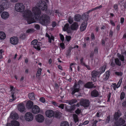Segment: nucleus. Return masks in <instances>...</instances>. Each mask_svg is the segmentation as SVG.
<instances>
[{
    "label": "nucleus",
    "instance_id": "obj_1",
    "mask_svg": "<svg viewBox=\"0 0 126 126\" xmlns=\"http://www.w3.org/2000/svg\"><path fill=\"white\" fill-rule=\"evenodd\" d=\"M48 0H40V9L41 8L43 11H46V13L48 14H50V11L47 10V3H48ZM41 12L40 10V15ZM50 18L49 16L45 14L42 15L41 17L40 16V23L45 25L48 24L50 22Z\"/></svg>",
    "mask_w": 126,
    "mask_h": 126
},
{
    "label": "nucleus",
    "instance_id": "obj_2",
    "mask_svg": "<svg viewBox=\"0 0 126 126\" xmlns=\"http://www.w3.org/2000/svg\"><path fill=\"white\" fill-rule=\"evenodd\" d=\"M23 16L24 18L27 21V22L29 24H31L36 21L35 18L33 15V14L31 11L29 10H25Z\"/></svg>",
    "mask_w": 126,
    "mask_h": 126
},
{
    "label": "nucleus",
    "instance_id": "obj_3",
    "mask_svg": "<svg viewBox=\"0 0 126 126\" xmlns=\"http://www.w3.org/2000/svg\"><path fill=\"white\" fill-rule=\"evenodd\" d=\"M39 6L33 7L32 9V11L34 14L35 19L36 21H39Z\"/></svg>",
    "mask_w": 126,
    "mask_h": 126
},
{
    "label": "nucleus",
    "instance_id": "obj_4",
    "mask_svg": "<svg viewBox=\"0 0 126 126\" xmlns=\"http://www.w3.org/2000/svg\"><path fill=\"white\" fill-rule=\"evenodd\" d=\"M25 7L22 3H17L15 6V9L17 12H22L25 10Z\"/></svg>",
    "mask_w": 126,
    "mask_h": 126
},
{
    "label": "nucleus",
    "instance_id": "obj_5",
    "mask_svg": "<svg viewBox=\"0 0 126 126\" xmlns=\"http://www.w3.org/2000/svg\"><path fill=\"white\" fill-rule=\"evenodd\" d=\"M80 104L81 106L84 107H87L89 106L90 102L88 99L82 98L80 101Z\"/></svg>",
    "mask_w": 126,
    "mask_h": 126
},
{
    "label": "nucleus",
    "instance_id": "obj_6",
    "mask_svg": "<svg viewBox=\"0 0 126 126\" xmlns=\"http://www.w3.org/2000/svg\"><path fill=\"white\" fill-rule=\"evenodd\" d=\"M92 80L94 82L96 80V78L99 75V74L97 71L94 70L91 72Z\"/></svg>",
    "mask_w": 126,
    "mask_h": 126
},
{
    "label": "nucleus",
    "instance_id": "obj_7",
    "mask_svg": "<svg viewBox=\"0 0 126 126\" xmlns=\"http://www.w3.org/2000/svg\"><path fill=\"white\" fill-rule=\"evenodd\" d=\"M26 120L28 121H31L33 119V116L31 112H29L26 113L25 116Z\"/></svg>",
    "mask_w": 126,
    "mask_h": 126
},
{
    "label": "nucleus",
    "instance_id": "obj_8",
    "mask_svg": "<svg viewBox=\"0 0 126 126\" xmlns=\"http://www.w3.org/2000/svg\"><path fill=\"white\" fill-rule=\"evenodd\" d=\"M10 43L13 45H16L18 43L19 39L16 36H13L11 37L10 40Z\"/></svg>",
    "mask_w": 126,
    "mask_h": 126
},
{
    "label": "nucleus",
    "instance_id": "obj_9",
    "mask_svg": "<svg viewBox=\"0 0 126 126\" xmlns=\"http://www.w3.org/2000/svg\"><path fill=\"white\" fill-rule=\"evenodd\" d=\"M80 104L79 103H78L76 105H74L71 106H68L66 107V111L70 112H71L72 111L74 110L75 109V106L77 107H79Z\"/></svg>",
    "mask_w": 126,
    "mask_h": 126
},
{
    "label": "nucleus",
    "instance_id": "obj_10",
    "mask_svg": "<svg viewBox=\"0 0 126 126\" xmlns=\"http://www.w3.org/2000/svg\"><path fill=\"white\" fill-rule=\"evenodd\" d=\"M46 116L49 118H51L54 116V111L51 110H48L45 112Z\"/></svg>",
    "mask_w": 126,
    "mask_h": 126
},
{
    "label": "nucleus",
    "instance_id": "obj_11",
    "mask_svg": "<svg viewBox=\"0 0 126 126\" xmlns=\"http://www.w3.org/2000/svg\"><path fill=\"white\" fill-rule=\"evenodd\" d=\"M32 45L34 46L33 47H34L37 50H39V42H38L37 40H34L32 41L31 42Z\"/></svg>",
    "mask_w": 126,
    "mask_h": 126
},
{
    "label": "nucleus",
    "instance_id": "obj_12",
    "mask_svg": "<svg viewBox=\"0 0 126 126\" xmlns=\"http://www.w3.org/2000/svg\"><path fill=\"white\" fill-rule=\"evenodd\" d=\"M77 84L76 83H75L74 86L73 88H71L72 91L71 94L72 95H73L76 92H78L79 91V88L78 87L77 88Z\"/></svg>",
    "mask_w": 126,
    "mask_h": 126
},
{
    "label": "nucleus",
    "instance_id": "obj_13",
    "mask_svg": "<svg viewBox=\"0 0 126 126\" xmlns=\"http://www.w3.org/2000/svg\"><path fill=\"white\" fill-rule=\"evenodd\" d=\"M32 112L35 114H37L39 112V108L36 105L33 106L32 109Z\"/></svg>",
    "mask_w": 126,
    "mask_h": 126
},
{
    "label": "nucleus",
    "instance_id": "obj_14",
    "mask_svg": "<svg viewBox=\"0 0 126 126\" xmlns=\"http://www.w3.org/2000/svg\"><path fill=\"white\" fill-rule=\"evenodd\" d=\"M125 122V120L122 118H120L115 123V125L117 126H121L124 124Z\"/></svg>",
    "mask_w": 126,
    "mask_h": 126
},
{
    "label": "nucleus",
    "instance_id": "obj_15",
    "mask_svg": "<svg viewBox=\"0 0 126 126\" xmlns=\"http://www.w3.org/2000/svg\"><path fill=\"white\" fill-rule=\"evenodd\" d=\"M94 84L92 81H89L87 82L84 85V87L85 88L88 89H92L94 87Z\"/></svg>",
    "mask_w": 126,
    "mask_h": 126
},
{
    "label": "nucleus",
    "instance_id": "obj_16",
    "mask_svg": "<svg viewBox=\"0 0 126 126\" xmlns=\"http://www.w3.org/2000/svg\"><path fill=\"white\" fill-rule=\"evenodd\" d=\"M69 24L68 23L66 24L64 26L63 29V31L64 32H66L68 33L71 32V30L69 29Z\"/></svg>",
    "mask_w": 126,
    "mask_h": 126
},
{
    "label": "nucleus",
    "instance_id": "obj_17",
    "mask_svg": "<svg viewBox=\"0 0 126 126\" xmlns=\"http://www.w3.org/2000/svg\"><path fill=\"white\" fill-rule=\"evenodd\" d=\"M122 115V113L119 110H118L117 112H115L114 115V118L115 120L117 121L118 118Z\"/></svg>",
    "mask_w": 126,
    "mask_h": 126
},
{
    "label": "nucleus",
    "instance_id": "obj_18",
    "mask_svg": "<svg viewBox=\"0 0 126 126\" xmlns=\"http://www.w3.org/2000/svg\"><path fill=\"white\" fill-rule=\"evenodd\" d=\"M110 73V72L109 71H108L106 72L103 76V80L104 81L107 80L109 78Z\"/></svg>",
    "mask_w": 126,
    "mask_h": 126
},
{
    "label": "nucleus",
    "instance_id": "obj_19",
    "mask_svg": "<svg viewBox=\"0 0 126 126\" xmlns=\"http://www.w3.org/2000/svg\"><path fill=\"white\" fill-rule=\"evenodd\" d=\"M99 94L98 92L95 89L92 91L91 93V96L92 97H97L99 96Z\"/></svg>",
    "mask_w": 126,
    "mask_h": 126
},
{
    "label": "nucleus",
    "instance_id": "obj_20",
    "mask_svg": "<svg viewBox=\"0 0 126 126\" xmlns=\"http://www.w3.org/2000/svg\"><path fill=\"white\" fill-rule=\"evenodd\" d=\"M87 25V21L83 22L81 25L80 27V29L81 31H84L86 28Z\"/></svg>",
    "mask_w": 126,
    "mask_h": 126
},
{
    "label": "nucleus",
    "instance_id": "obj_21",
    "mask_svg": "<svg viewBox=\"0 0 126 126\" xmlns=\"http://www.w3.org/2000/svg\"><path fill=\"white\" fill-rule=\"evenodd\" d=\"M78 27V25L77 23L74 22L70 26V28L72 30H77Z\"/></svg>",
    "mask_w": 126,
    "mask_h": 126
},
{
    "label": "nucleus",
    "instance_id": "obj_22",
    "mask_svg": "<svg viewBox=\"0 0 126 126\" xmlns=\"http://www.w3.org/2000/svg\"><path fill=\"white\" fill-rule=\"evenodd\" d=\"M10 117L11 119H17L18 118L17 114L15 112L13 111L11 113Z\"/></svg>",
    "mask_w": 126,
    "mask_h": 126
},
{
    "label": "nucleus",
    "instance_id": "obj_23",
    "mask_svg": "<svg viewBox=\"0 0 126 126\" xmlns=\"http://www.w3.org/2000/svg\"><path fill=\"white\" fill-rule=\"evenodd\" d=\"M17 108L18 110L21 112L23 111L25 109L24 105L22 103L19 104L18 105Z\"/></svg>",
    "mask_w": 126,
    "mask_h": 126
},
{
    "label": "nucleus",
    "instance_id": "obj_24",
    "mask_svg": "<svg viewBox=\"0 0 126 126\" xmlns=\"http://www.w3.org/2000/svg\"><path fill=\"white\" fill-rule=\"evenodd\" d=\"M106 66V65H104L100 67L98 69V72L100 75L105 72Z\"/></svg>",
    "mask_w": 126,
    "mask_h": 126
},
{
    "label": "nucleus",
    "instance_id": "obj_25",
    "mask_svg": "<svg viewBox=\"0 0 126 126\" xmlns=\"http://www.w3.org/2000/svg\"><path fill=\"white\" fill-rule=\"evenodd\" d=\"M33 105V102L31 100L28 101L26 103V107L28 109L32 108Z\"/></svg>",
    "mask_w": 126,
    "mask_h": 126
},
{
    "label": "nucleus",
    "instance_id": "obj_26",
    "mask_svg": "<svg viewBox=\"0 0 126 126\" xmlns=\"http://www.w3.org/2000/svg\"><path fill=\"white\" fill-rule=\"evenodd\" d=\"M1 16L2 18L6 19L8 17L9 14L7 12H4L1 14Z\"/></svg>",
    "mask_w": 126,
    "mask_h": 126
},
{
    "label": "nucleus",
    "instance_id": "obj_27",
    "mask_svg": "<svg viewBox=\"0 0 126 126\" xmlns=\"http://www.w3.org/2000/svg\"><path fill=\"white\" fill-rule=\"evenodd\" d=\"M9 3L6 0H3L2 1V5L4 7L8 8L9 7Z\"/></svg>",
    "mask_w": 126,
    "mask_h": 126
},
{
    "label": "nucleus",
    "instance_id": "obj_28",
    "mask_svg": "<svg viewBox=\"0 0 126 126\" xmlns=\"http://www.w3.org/2000/svg\"><path fill=\"white\" fill-rule=\"evenodd\" d=\"M62 113L59 111H56L54 113L55 117L56 118H60L61 117Z\"/></svg>",
    "mask_w": 126,
    "mask_h": 126
},
{
    "label": "nucleus",
    "instance_id": "obj_29",
    "mask_svg": "<svg viewBox=\"0 0 126 126\" xmlns=\"http://www.w3.org/2000/svg\"><path fill=\"white\" fill-rule=\"evenodd\" d=\"M102 7V6L101 5H100L99 6H97L94 8H93L91 9L88 11L86 13H87V14L88 15L89 14L90 12H92V11L96 10L97 9L100 8H101Z\"/></svg>",
    "mask_w": 126,
    "mask_h": 126
},
{
    "label": "nucleus",
    "instance_id": "obj_30",
    "mask_svg": "<svg viewBox=\"0 0 126 126\" xmlns=\"http://www.w3.org/2000/svg\"><path fill=\"white\" fill-rule=\"evenodd\" d=\"M81 18V16L79 14H78L75 15L74 20L77 21H79Z\"/></svg>",
    "mask_w": 126,
    "mask_h": 126
},
{
    "label": "nucleus",
    "instance_id": "obj_31",
    "mask_svg": "<svg viewBox=\"0 0 126 126\" xmlns=\"http://www.w3.org/2000/svg\"><path fill=\"white\" fill-rule=\"evenodd\" d=\"M28 96L29 98L32 100H34L35 99V96L34 93H30L28 94Z\"/></svg>",
    "mask_w": 126,
    "mask_h": 126
},
{
    "label": "nucleus",
    "instance_id": "obj_32",
    "mask_svg": "<svg viewBox=\"0 0 126 126\" xmlns=\"http://www.w3.org/2000/svg\"><path fill=\"white\" fill-rule=\"evenodd\" d=\"M88 15H87V13H84L82 16V18L83 20L86 21L88 20Z\"/></svg>",
    "mask_w": 126,
    "mask_h": 126
},
{
    "label": "nucleus",
    "instance_id": "obj_33",
    "mask_svg": "<svg viewBox=\"0 0 126 126\" xmlns=\"http://www.w3.org/2000/svg\"><path fill=\"white\" fill-rule=\"evenodd\" d=\"M11 123L13 126H19L20 125L18 122L15 120L12 121Z\"/></svg>",
    "mask_w": 126,
    "mask_h": 126
},
{
    "label": "nucleus",
    "instance_id": "obj_34",
    "mask_svg": "<svg viewBox=\"0 0 126 126\" xmlns=\"http://www.w3.org/2000/svg\"><path fill=\"white\" fill-rule=\"evenodd\" d=\"M72 48L71 47H69L67 50L66 53V55L67 57L70 56L71 54V52L72 49Z\"/></svg>",
    "mask_w": 126,
    "mask_h": 126
},
{
    "label": "nucleus",
    "instance_id": "obj_35",
    "mask_svg": "<svg viewBox=\"0 0 126 126\" xmlns=\"http://www.w3.org/2000/svg\"><path fill=\"white\" fill-rule=\"evenodd\" d=\"M6 37L5 33L2 32H0V39H4Z\"/></svg>",
    "mask_w": 126,
    "mask_h": 126
},
{
    "label": "nucleus",
    "instance_id": "obj_36",
    "mask_svg": "<svg viewBox=\"0 0 126 126\" xmlns=\"http://www.w3.org/2000/svg\"><path fill=\"white\" fill-rule=\"evenodd\" d=\"M115 63L117 65L120 66L121 65V63L119 61V59L118 58H116L115 59Z\"/></svg>",
    "mask_w": 126,
    "mask_h": 126
},
{
    "label": "nucleus",
    "instance_id": "obj_37",
    "mask_svg": "<svg viewBox=\"0 0 126 126\" xmlns=\"http://www.w3.org/2000/svg\"><path fill=\"white\" fill-rule=\"evenodd\" d=\"M77 102V100L75 99H73L71 100H70L68 102V103L69 104L71 105Z\"/></svg>",
    "mask_w": 126,
    "mask_h": 126
},
{
    "label": "nucleus",
    "instance_id": "obj_38",
    "mask_svg": "<svg viewBox=\"0 0 126 126\" xmlns=\"http://www.w3.org/2000/svg\"><path fill=\"white\" fill-rule=\"evenodd\" d=\"M73 117L74 121L75 123H76L79 121V119L78 118V116L76 114H73Z\"/></svg>",
    "mask_w": 126,
    "mask_h": 126
},
{
    "label": "nucleus",
    "instance_id": "obj_39",
    "mask_svg": "<svg viewBox=\"0 0 126 126\" xmlns=\"http://www.w3.org/2000/svg\"><path fill=\"white\" fill-rule=\"evenodd\" d=\"M61 126H69V125L68 122L63 121L61 123Z\"/></svg>",
    "mask_w": 126,
    "mask_h": 126
},
{
    "label": "nucleus",
    "instance_id": "obj_40",
    "mask_svg": "<svg viewBox=\"0 0 126 126\" xmlns=\"http://www.w3.org/2000/svg\"><path fill=\"white\" fill-rule=\"evenodd\" d=\"M77 87L79 88H80V85L83 84H84V82L80 80H79L78 81L77 84Z\"/></svg>",
    "mask_w": 126,
    "mask_h": 126
},
{
    "label": "nucleus",
    "instance_id": "obj_41",
    "mask_svg": "<svg viewBox=\"0 0 126 126\" xmlns=\"http://www.w3.org/2000/svg\"><path fill=\"white\" fill-rule=\"evenodd\" d=\"M111 86L114 90H116V88H117V86L116 83H112V84L111 85Z\"/></svg>",
    "mask_w": 126,
    "mask_h": 126
},
{
    "label": "nucleus",
    "instance_id": "obj_42",
    "mask_svg": "<svg viewBox=\"0 0 126 126\" xmlns=\"http://www.w3.org/2000/svg\"><path fill=\"white\" fill-rule=\"evenodd\" d=\"M125 94L124 92H122L120 95V99L121 100H122L125 98Z\"/></svg>",
    "mask_w": 126,
    "mask_h": 126
},
{
    "label": "nucleus",
    "instance_id": "obj_43",
    "mask_svg": "<svg viewBox=\"0 0 126 126\" xmlns=\"http://www.w3.org/2000/svg\"><path fill=\"white\" fill-rule=\"evenodd\" d=\"M118 57L120 59L122 62H123L125 61V58L124 56L123 55H120L118 56Z\"/></svg>",
    "mask_w": 126,
    "mask_h": 126
},
{
    "label": "nucleus",
    "instance_id": "obj_44",
    "mask_svg": "<svg viewBox=\"0 0 126 126\" xmlns=\"http://www.w3.org/2000/svg\"><path fill=\"white\" fill-rule=\"evenodd\" d=\"M68 21V22L70 24H72L73 22V18L71 17V16H70L69 17Z\"/></svg>",
    "mask_w": 126,
    "mask_h": 126
},
{
    "label": "nucleus",
    "instance_id": "obj_45",
    "mask_svg": "<svg viewBox=\"0 0 126 126\" xmlns=\"http://www.w3.org/2000/svg\"><path fill=\"white\" fill-rule=\"evenodd\" d=\"M34 32V30L33 29H29L26 31V32L28 33H32Z\"/></svg>",
    "mask_w": 126,
    "mask_h": 126
},
{
    "label": "nucleus",
    "instance_id": "obj_46",
    "mask_svg": "<svg viewBox=\"0 0 126 126\" xmlns=\"http://www.w3.org/2000/svg\"><path fill=\"white\" fill-rule=\"evenodd\" d=\"M115 74L118 76H122L123 75V73L121 72H115Z\"/></svg>",
    "mask_w": 126,
    "mask_h": 126
},
{
    "label": "nucleus",
    "instance_id": "obj_47",
    "mask_svg": "<svg viewBox=\"0 0 126 126\" xmlns=\"http://www.w3.org/2000/svg\"><path fill=\"white\" fill-rule=\"evenodd\" d=\"M44 117L43 115L40 114V123L43 122L44 120Z\"/></svg>",
    "mask_w": 126,
    "mask_h": 126
},
{
    "label": "nucleus",
    "instance_id": "obj_48",
    "mask_svg": "<svg viewBox=\"0 0 126 126\" xmlns=\"http://www.w3.org/2000/svg\"><path fill=\"white\" fill-rule=\"evenodd\" d=\"M110 115H109L106 118L105 120V122L106 123H108L109 122V121H110Z\"/></svg>",
    "mask_w": 126,
    "mask_h": 126
},
{
    "label": "nucleus",
    "instance_id": "obj_49",
    "mask_svg": "<svg viewBox=\"0 0 126 126\" xmlns=\"http://www.w3.org/2000/svg\"><path fill=\"white\" fill-rule=\"evenodd\" d=\"M26 37V36L24 33L20 35L19 38L20 39L23 40Z\"/></svg>",
    "mask_w": 126,
    "mask_h": 126
},
{
    "label": "nucleus",
    "instance_id": "obj_50",
    "mask_svg": "<svg viewBox=\"0 0 126 126\" xmlns=\"http://www.w3.org/2000/svg\"><path fill=\"white\" fill-rule=\"evenodd\" d=\"M122 82V79H120L118 82L117 84H116L117 86V88H118L120 86Z\"/></svg>",
    "mask_w": 126,
    "mask_h": 126
},
{
    "label": "nucleus",
    "instance_id": "obj_51",
    "mask_svg": "<svg viewBox=\"0 0 126 126\" xmlns=\"http://www.w3.org/2000/svg\"><path fill=\"white\" fill-rule=\"evenodd\" d=\"M83 57L81 58L80 59V63L82 65L84 66L85 65V63L83 61Z\"/></svg>",
    "mask_w": 126,
    "mask_h": 126
},
{
    "label": "nucleus",
    "instance_id": "obj_52",
    "mask_svg": "<svg viewBox=\"0 0 126 126\" xmlns=\"http://www.w3.org/2000/svg\"><path fill=\"white\" fill-rule=\"evenodd\" d=\"M113 8L114 10L116 11H118V5L117 4H115L114 5Z\"/></svg>",
    "mask_w": 126,
    "mask_h": 126
},
{
    "label": "nucleus",
    "instance_id": "obj_53",
    "mask_svg": "<svg viewBox=\"0 0 126 126\" xmlns=\"http://www.w3.org/2000/svg\"><path fill=\"white\" fill-rule=\"evenodd\" d=\"M35 119L37 121L39 122V114H38L36 115L35 117Z\"/></svg>",
    "mask_w": 126,
    "mask_h": 126
},
{
    "label": "nucleus",
    "instance_id": "obj_54",
    "mask_svg": "<svg viewBox=\"0 0 126 126\" xmlns=\"http://www.w3.org/2000/svg\"><path fill=\"white\" fill-rule=\"evenodd\" d=\"M60 38L61 40L63 42L64 39V37L63 35L61 34H60Z\"/></svg>",
    "mask_w": 126,
    "mask_h": 126
},
{
    "label": "nucleus",
    "instance_id": "obj_55",
    "mask_svg": "<svg viewBox=\"0 0 126 126\" xmlns=\"http://www.w3.org/2000/svg\"><path fill=\"white\" fill-rule=\"evenodd\" d=\"M75 113L78 114L80 113L81 112V110H80L78 108L75 111Z\"/></svg>",
    "mask_w": 126,
    "mask_h": 126
},
{
    "label": "nucleus",
    "instance_id": "obj_56",
    "mask_svg": "<svg viewBox=\"0 0 126 126\" xmlns=\"http://www.w3.org/2000/svg\"><path fill=\"white\" fill-rule=\"evenodd\" d=\"M40 101L43 103H44L45 102V98L43 97L40 98Z\"/></svg>",
    "mask_w": 126,
    "mask_h": 126
},
{
    "label": "nucleus",
    "instance_id": "obj_57",
    "mask_svg": "<svg viewBox=\"0 0 126 126\" xmlns=\"http://www.w3.org/2000/svg\"><path fill=\"white\" fill-rule=\"evenodd\" d=\"M4 7L2 5H0V14L4 10Z\"/></svg>",
    "mask_w": 126,
    "mask_h": 126
},
{
    "label": "nucleus",
    "instance_id": "obj_58",
    "mask_svg": "<svg viewBox=\"0 0 126 126\" xmlns=\"http://www.w3.org/2000/svg\"><path fill=\"white\" fill-rule=\"evenodd\" d=\"M60 46L63 49H64L65 48L64 44L63 43H61L60 44Z\"/></svg>",
    "mask_w": 126,
    "mask_h": 126
},
{
    "label": "nucleus",
    "instance_id": "obj_59",
    "mask_svg": "<svg viewBox=\"0 0 126 126\" xmlns=\"http://www.w3.org/2000/svg\"><path fill=\"white\" fill-rule=\"evenodd\" d=\"M71 37L70 36H66V39L67 41H70L71 40Z\"/></svg>",
    "mask_w": 126,
    "mask_h": 126
},
{
    "label": "nucleus",
    "instance_id": "obj_60",
    "mask_svg": "<svg viewBox=\"0 0 126 126\" xmlns=\"http://www.w3.org/2000/svg\"><path fill=\"white\" fill-rule=\"evenodd\" d=\"M74 63H71V64H70V67H69V68L70 69V70L71 71H72L73 70V69L72 68L73 67L72 66L73 65Z\"/></svg>",
    "mask_w": 126,
    "mask_h": 126
},
{
    "label": "nucleus",
    "instance_id": "obj_61",
    "mask_svg": "<svg viewBox=\"0 0 126 126\" xmlns=\"http://www.w3.org/2000/svg\"><path fill=\"white\" fill-rule=\"evenodd\" d=\"M52 26L53 27H55L57 25L55 21H53L52 23Z\"/></svg>",
    "mask_w": 126,
    "mask_h": 126
},
{
    "label": "nucleus",
    "instance_id": "obj_62",
    "mask_svg": "<svg viewBox=\"0 0 126 126\" xmlns=\"http://www.w3.org/2000/svg\"><path fill=\"white\" fill-rule=\"evenodd\" d=\"M64 104H61L59 105L58 107L59 108L63 109L64 108Z\"/></svg>",
    "mask_w": 126,
    "mask_h": 126
},
{
    "label": "nucleus",
    "instance_id": "obj_63",
    "mask_svg": "<svg viewBox=\"0 0 126 126\" xmlns=\"http://www.w3.org/2000/svg\"><path fill=\"white\" fill-rule=\"evenodd\" d=\"M52 103L55 106H57L58 103L55 101H52Z\"/></svg>",
    "mask_w": 126,
    "mask_h": 126
},
{
    "label": "nucleus",
    "instance_id": "obj_64",
    "mask_svg": "<svg viewBox=\"0 0 126 126\" xmlns=\"http://www.w3.org/2000/svg\"><path fill=\"white\" fill-rule=\"evenodd\" d=\"M122 4L124 8L126 9V1L125 2H123Z\"/></svg>",
    "mask_w": 126,
    "mask_h": 126
}]
</instances>
